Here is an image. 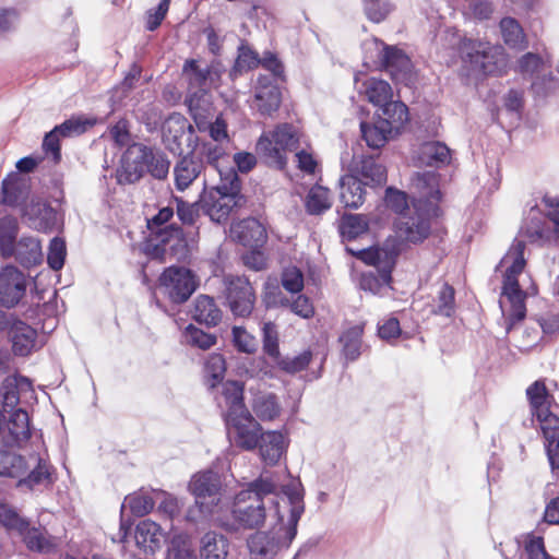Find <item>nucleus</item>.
<instances>
[{"label":"nucleus","instance_id":"f257e3e1","mask_svg":"<svg viewBox=\"0 0 559 559\" xmlns=\"http://www.w3.org/2000/svg\"><path fill=\"white\" fill-rule=\"evenodd\" d=\"M276 473L264 471L234 498L231 515L239 527L253 530L267 518L284 521L289 514V500Z\"/></svg>","mask_w":559,"mask_h":559},{"label":"nucleus","instance_id":"f03ea898","mask_svg":"<svg viewBox=\"0 0 559 559\" xmlns=\"http://www.w3.org/2000/svg\"><path fill=\"white\" fill-rule=\"evenodd\" d=\"M289 500V514L284 521L274 522L269 531H259L248 540L250 559H280L297 534L298 522L305 512L304 488L292 480L284 489Z\"/></svg>","mask_w":559,"mask_h":559},{"label":"nucleus","instance_id":"7ed1b4c3","mask_svg":"<svg viewBox=\"0 0 559 559\" xmlns=\"http://www.w3.org/2000/svg\"><path fill=\"white\" fill-rule=\"evenodd\" d=\"M525 242L515 239L508 252L500 261L503 271V286L500 297V308L503 316L509 321L508 331L516 322L525 318V299L528 295H536L537 289L534 285L526 290L520 287L518 276L521 275L526 265L524 257Z\"/></svg>","mask_w":559,"mask_h":559},{"label":"nucleus","instance_id":"20e7f679","mask_svg":"<svg viewBox=\"0 0 559 559\" xmlns=\"http://www.w3.org/2000/svg\"><path fill=\"white\" fill-rule=\"evenodd\" d=\"M449 46L460 49L468 76L497 74L502 72L507 67L506 53L501 46H492L489 43L478 40L462 39L455 32H451Z\"/></svg>","mask_w":559,"mask_h":559},{"label":"nucleus","instance_id":"39448f33","mask_svg":"<svg viewBox=\"0 0 559 559\" xmlns=\"http://www.w3.org/2000/svg\"><path fill=\"white\" fill-rule=\"evenodd\" d=\"M401 249L392 241H386L383 247L361 250L358 257L367 264L373 265L374 271L362 273L360 288L373 295H381L389 289L391 271Z\"/></svg>","mask_w":559,"mask_h":559},{"label":"nucleus","instance_id":"423d86ee","mask_svg":"<svg viewBox=\"0 0 559 559\" xmlns=\"http://www.w3.org/2000/svg\"><path fill=\"white\" fill-rule=\"evenodd\" d=\"M219 179V183L203 197L202 210L213 222L224 223L235 209L243 204L245 199L240 194V180L234 168H228Z\"/></svg>","mask_w":559,"mask_h":559},{"label":"nucleus","instance_id":"0eeeda50","mask_svg":"<svg viewBox=\"0 0 559 559\" xmlns=\"http://www.w3.org/2000/svg\"><path fill=\"white\" fill-rule=\"evenodd\" d=\"M25 478H21L20 486L33 488L35 485L50 481V472L46 461L38 455L25 457L7 450L0 449V476L20 478L26 473Z\"/></svg>","mask_w":559,"mask_h":559},{"label":"nucleus","instance_id":"6e6552de","mask_svg":"<svg viewBox=\"0 0 559 559\" xmlns=\"http://www.w3.org/2000/svg\"><path fill=\"white\" fill-rule=\"evenodd\" d=\"M189 491L195 498V508L188 511V519L198 521L212 515L222 500V480L217 473L204 471L192 476Z\"/></svg>","mask_w":559,"mask_h":559},{"label":"nucleus","instance_id":"1a4fd4ad","mask_svg":"<svg viewBox=\"0 0 559 559\" xmlns=\"http://www.w3.org/2000/svg\"><path fill=\"white\" fill-rule=\"evenodd\" d=\"M298 143V134L290 124H281L274 131L263 133L257 142V153L265 163L276 168L286 165V152L292 151Z\"/></svg>","mask_w":559,"mask_h":559},{"label":"nucleus","instance_id":"9d476101","mask_svg":"<svg viewBox=\"0 0 559 559\" xmlns=\"http://www.w3.org/2000/svg\"><path fill=\"white\" fill-rule=\"evenodd\" d=\"M17 221L12 216H4L0 218V251L4 258H9L15 253V248L17 249L16 255L19 259L24 261L22 257V248H26L28 250V257L25 259L26 262H36L38 257L40 255V243L37 239L32 237L21 238V240L15 243V239L17 236Z\"/></svg>","mask_w":559,"mask_h":559},{"label":"nucleus","instance_id":"9b49d317","mask_svg":"<svg viewBox=\"0 0 559 559\" xmlns=\"http://www.w3.org/2000/svg\"><path fill=\"white\" fill-rule=\"evenodd\" d=\"M198 287L194 274L183 266H169L159 276V288L176 304L187 301Z\"/></svg>","mask_w":559,"mask_h":559},{"label":"nucleus","instance_id":"f8f14e48","mask_svg":"<svg viewBox=\"0 0 559 559\" xmlns=\"http://www.w3.org/2000/svg\"><path fill=\"white\" fill-rule=\"evenodd\" d=\"M439 213H430L428 210L413 211L399 216L394 223L395 235L402 242L419 243L428 238L431 229L430 218Z\"/></svg>","mask_w":559,"mask_h":559},{"label":"nucleus","instance_id":"ddd939ff","mask_svg":"<svg viewBox=\"0 0 559 559\" xmlns=\"http://www.w3.org/2000/svg\"><path fill=\"white\" fill-rule=\"evenodd\" d=\"M413 207L415 211L428 210L439 213L441 191L439 176L435 171L417 173L412 180Z\"/></svg>","mask_w":559,"mask_h":559},{"label":"nucleus","instance_id":"4468645a","mask_svg":"<svg viewBox=\"0 0 559 559\" xmlns=\"http://www.w3.org/2000/svg\"><path fill=\"white\" fill-rule=\"evenodd\" d=\"M226 299L235 316L247 317L251 313L255 295L248 278L245 276L228 275L224 280Z\"/></svg>","mask_w":559,"mask_h":559},{"label":"nucleus","instance_id":"2eb2a0df","mask_svg":"<svg viewBox=\"0 0 559 559\" xmlns=\"http://www.w3.org/2000/svg\"><path fill=\"white\" fill-rule=\"evenodd\" d=\"M226 426L230 439L237 447L247 451L258 447L262 427L249 411L226 419Z\"/></svg>","mask_w":559,"mask_h":559},{"label":"nucleus","instance_id":"dca6fc26","mask_svg":"<svg viewBox=\"0 0 559 559\" xmlns=\"http://www.w3.org/2000/svg\"><path fill=\"white\" fill-rule=\"evenodd\" d=\"M151 150L141 143H133L128 146L122 155L121 165L117 170L119 183H134L143 176L148 164Z\"/></svg>","mask_w":559,"mask_h":559},{"label":"nucleus","instance_id":"f3484780","mask_svg":"<svg viewBox=\"0 0 559 559\" xmlns=\"http://www.w3.org/2000/svg\"><path fill=\"white\" fill-rule=\"evenodd\" d=\"M157 243L154 248V257L166 261L167 257L177 261H183L189 255L188 241L183 231L178 226H167L156 231Z\"/></svg>","mask_w":559,"mask_h":559},{"label":"nucleus","instance_id":"a211bd4d","mask_svg":"<svg viewBox=\"0 0 559 559\" xmlns=\"http://www.w3.org/2000/svg\"><path fill=\"white\" fill-rule=\"evenodd\" d=\"M29 437V417L24 409H14L8 418L0 412V445L20 447Z\"/></svg>","mask_w":559,"mask_h":559},{"label":"nucleus","instance_id":"6ab92c4d","mask_svg":"<svg viewBox=\"0 0 559 559\" xmlns=\"http://www.w3.org/2000/svg\"><path fill=\"white\" fill-rule=\"evenodd\" d=\"M377 50L378 67L384 68L395 79H406L411 73L412 62L409 58L397 47L388 46L378 38H370L367 47Z\"/></svg>","mask_w":559,"mask_h":559},{"label":"nucleus","instance_id":"aec40b11","mask_svg":"<svg viewBox=\"0 0 559 559\" xmlns=\"http://www.w3.org/2000/svg\"><path fill=\"white\" fill-rule=\"evenodd\" d=\"M193 135V126L188 123L187 119L179 114L169 116L163 124V142L174 154L181 155L183 153V142L191 146L194 142Z\"/></svg>","mask_w":559,"mask_h":559},{"label":"nucleus","instance_id":"412c9836","mask_svg":"<svg viewBox=\"0 0 559 559\" xmlns=\"http://www.w3.org/2000/svg\"><path fill=\"white\" fill-rule=\"evenodd\" d=\"M26 292L24 274L15 266L8 265L0 272V304L7 308L20 302Z\"/></svg>","mask_w":559,"mask_h":559},{"label":"nucleus","instance_id":"4be33fe9","mask_svg":"<svg viewBox=\"0 0 559 559\" xmlns=\"http://www.w3.org/2000/svg\"><path fill=\"white\" fill-rule=\"evenodd\" d=\"M281 91L267 75H260L257 81L253 107L263 115L271 116L280 108Z\"/></svg>","mask_w":559,"mask_h":559},{"label":"nucleus","instance_id":"5701e85b","mask_svg":"<svg viewBox=\"0 0 559 559\" xmlns=\"http://www.w3.org/2000/svg\"><path fill=\"white\" fill-rule=\"evenodd\" d=\"M23 215L29 226L39 231H49L57 225V212L38 198H32L24 206Z\"/></svg>","mask_w":559,"mask_h":559},{"label":"nucleus","instance_id":"b1692460","mask_svg":"<svg viewBox=\"0 0 559 559\" xmlns=\"http://www.w3.org/2000/svg\"><path fill=\"white\" fill-rule=\"evenodd\" d=\"M520 235L533 243L550 245L555 242L554 228L546 227V221L536 207L530 210L520 229Z\"/></svg>","mask_w":559,"mask_h":559},{"label":"nucleus","instance_id":"393cba45","mask_svg":"<svg viewBox=\"0 0 559 559\" xmlns=\"http://www.w3.org/2000/svg\"><path fill=\"white\" fill-rule=\"evenodd\" d=\"M231 236L246 247L255 248L266 239L265 227L255 218H245L231 225Z\"/></svg>","mask_w":559,"mask_h":559},{"label":"nucleus","instance_id":"a878e982","mask_svg":"<svg viewBox=\"0 0 559 559\" xmlns=\"http://www.w3.org/2000/svg\"><path fill=\"white\" fill-rule=\"evenodd\" d=\"M182 74L189 83L190 90L206 91L214 84L216 73L212 71L211 67L200 60H187L182 68Z\"/></svg>","mask_w":559,"mask_h":559},{"label":"nucleus","instance_id":"bb28decb","mask_svg":"<svg viewBox=\"0 0 559 559\" xmlns=\"http://www.w3.org/2000/svg\"><path fill=\"white\" fill-rule=\"evenodd\" d=\"M135 543L144 554L154 555L164 545L165 534L157 523L143 520L136 525Z\"/></svg>","mask_w":559,"mask_h":559},{"label":"nucleus","instance_id":"cd10ccee","mask_svg":"<svg viewBox=\"0 0 559 559\" xmlns=\"http://www.w3.org/2000/svg\"><path fill=\"white\" fill-rule=\"evenodd\" d=\"M218 404L225 411V420L248 412L243 403V384L238 381L225 382Z\"/></svg>","mask_w":559,"mask_h":559},{"label":"nucleus","instance_id":"c85d7f7f","mask_svg":"<svg viewBox=\"0 0 559 559\" xmlns=\"http://www.w3.org/2000/svg\"><path fill=\"white\" fill-rule=\"evenodd\" d=\"M258 445L262 461L275 465L286 452L287 440L280 431H267L261 435Z\"/></svg>","mask_w":559,"mask_h":559},{"label":"nucleus","instance_id":"c756f323","mask_svg":"<svg viewBox=\"0 0 559 559\" xmlns=\"http://www.w3.org/2000/svg\"><path fill=\"white\" fill-rule=\"evenodd\" d=\"M203 163L192 152L180 158L175 168V185L180 191L186 190L201 174Z\"/></svg>","mask_w":559,"mask_h":559},{"label":"nucleus","instance_id":"7c9ffc66","mask_svg":"<svg viewBox=\"0 0 559 559\" xmlns=\"http://www.w3.org/2000/svg\"><path fill=\"white\" fill-rule=\"evenodd\" d=\"M378 107V120L390 127V130L394 133H399L408 121V108L400 100H392L391 98Z\"/></svg>","mask_w":559,"mask_h":559},{"label":"nucleus","instance_id":"2f4dec72","mask_svg":"<svg viewBox=\"0 0 559 559\" xmlns=\"http://www.w3.org/2000/svg\"><path fill=\"white\" fill-rule=\"evenodd\" d=\"M357 90L360 95H364L368 102L374 106L383 105L393 96L391 85L381 79L367 78L360 81L356 78Z\"/></svg>","mask_w":559,"mask_h":559},{"label":"nucleus","instance_id":"473e14b6","mask_svg":"<svg viewBox=\"0 0 559 559\" xmlns=\"http://www.w3.org/2000/svg\"><path fill=\"white\" fill-rule=\"evenodd\" d=\"M229 144L230 143H216V142H203L201 144L200 154L223 178L227 174L229 166Z\"/></svg>","mask_w":559,"mask_h":559},{"label":"nucleus","instance_id":"72a5a7b5","mask_svg":"<svg viewBox=\"0 0 559 559\" xmlns=\"http://www.w3.org/2000/svg\"><path fill=\"white\" fill-rule=\"evenodd\" d=\"M31 391L32 383L27 378L21 376L7 377L1 386L3 411L10 413L7 408H14L20 402V396Z\"/></svg>","mask_w":559,"mask_h":559},{"label":"nucleus","instance_id":"f704fd0d","mask_svg":"<svg viewBox=\"0 0 559 559\" xmlns=\"http://www.w3.org/2000/svg\"><path fill=\"white\" fill-rule=\"evenodd\" d=\"M27 549L39 554H48L56 548V540L45 531L31 527L28 522L19 531Z\"/></svg>","mask_w":559,"mask_h":559},{"label":"nucleus","instance_id":"c9c22d12","mask_svg":"<svg viewBox=\"0 0 559 559\" xmlns=\"http://www.w3.org/2000/svg\"><path fill=\"white\" fill-rule=\"evenodd\" d=\"M416 158L419 165L440 167L450 162V150L441 142H426L418 148Z\"/></svg>","mask_w":559,"mask_h":559},{"label":"nucleus","instance_id":"e433bc0d","mask_svg":"<svg viewBox=\"0 0 559 559\" xmlns=\"http://www.w3.org/2000/svg\"><path fill=\"white\" fill-rule=\"evenodd\" d=\"M364 183L354 175H345L340 180L341 202L350 209H357L364 203Z\"/></svg>","mask_w":559,"mask_h":559},{"label":"nucleus","instance_id":"4c0bfd02","mask_svg":"<svg viewBox=\"0 0 559 559\" xmlns=\"http://www.w3.org/2000/svg\"><path fill=\"white\" fill-rule=\"evenodd\" d=\"M37 332L32 326L17 322L12 326L11 338L14 354L28 355L36 346Z\"/></svg>","mask_w":559,"mask_h":559},{"label":"nucleus","instance_id":"58836bf2","mask_svg":"<svg viewBox=\"0 0 559 559\" xmlns=\"http://www.w3.org/2000/svg\"><path fill=\"white\" fill-rule=\"evenodd\" d=\"M229 544L227 538L216 532H207L200 542L201 559H226Z\"/></svg>","mask_w":559,"mask_h":559},{"label":"nucleus","instance_id":"ea45409f","mask_svg":"<svg viewBox=\"0 0 559 559\" xmlns=\"http://www.w3.org/2000/svg\"><path fill=\"white\" fill-rule=\"evenodd\" d=\"M251 407L255 416L263 421L274 420L282 411L277 396L271 392H258L252 399Z\"/></svg>","mask_w":559,"mask_h":559},{"label":"nucleus","instance_id":"a19ab883","mask_svg":"<svg viewBox=\"0 0 559 559\" xmlns=\"http://www.w3.org/2000/svg\"><path fill=\"white\" fill-rule=\"evenodd\" d=\"M193 318L207 326H215L222 320V311L212 297L201 295L195 299Z\"/></svg>","mask_w":559,"mask_h":559},{"label":"nucleus","instance_id":"79ce46f5","mask_svg":"<svg viewBox=\"0 0 559 559\" xmlns=\"http://www.w3.org/2000/svg\"><path fill=\"white\" fill-rule=\"evenodd\" d=\"M360 130L364 140L371 148L382 147L394 134V132L390 130V127H386L385 123H381L378 119L374 122L361 121Z\"/></svg>","mask_w":559,"mask_h":559},{"label":"nucleus","instance_id":"37998d69","mask_svg":"<svg viewBox=\"0 0 559 559\" xmlns=\"http://www.w3.org/2000/svg\"><path fill=\"white\" fill-rule=\"evenodd\" d=\"M362 333L364 325L356 324L348 328L340 336V343L342 344V353L347 360L354 361L360 356Z\"/></svg>","mask_w":559,"mask_h":559},{"label":"nucleus","instance_id":"c03bdc74","mask_svg":"<svg viewBox=\"0 0 559 559\" xmlns=\"http://www.w3.org/2000/svg\"><path fill=\"white\" fill-rule=\"evenodd\" d=\"M499 26L506 45L513 49H524L526 47L524 31L515 19L503 17Z\"/></svg>","mask_w":559,"mask_h":559},{"label":"nucleus","instance_id":"a18cd8bd","mask_svg":"<svg viewBox=\"0 0 559 559\" xmlns=\"http://www.w3.org/2000/svg\"><path fill=\"white\" fill-rule=\"evenodd\" d=\"M26 182L17 175L7 177L2 182V200L8 205H19L27 195Z\"/></svg>","mask_w":559,"mask_h":559},{"label":"nucleus","instance_id":"49530a36","mask_svg":"<svg viewBox=\"0 0 559 559\" xmlns=\"http://www.w3.org/2000/svg\"><path fill=\"white\" fill-rule=\"evenodd\" d=\"M355 170L366 180L365 185L373 183L380 186L386 180L384 166L376 163L372 157H361V159L356 163Z\"/></svg>","mask_w":559,"mask_h":559},{"label":"nucleus","instance_id":"de8ad7c7","mask_svg":"<svg viewBox=\"0 0 559 559\" xmlns=\"http://www.w3.org/2000/svg\"><path fill=\"white\" fill-rule=\"evenodd\" d=\"M194 122L200 132L207 131L212 141L216 143H230V138L227 131V123L222 116H217L215 121L206 122L205 119L194 115Z\"/></svg>","mask_w":559,"mask_h":559},{"label":"nucleus","instance_id":"09e8293b","mask_svg":"<svg viewBox=\"0 0 559 559\" xmlns=\"http://www.w3.org/2000/svg\"><path fill=\"white\" fill-rule=\"evenodd\" d=\"M526 395L530 401L533 415L544 414L550 407L551 396L549 395L543 381H535L526 389Z\"/></svg>","mask_w":559,"mask_h":559},{"label":"nucleus","instance_id":"8fccbe9b","mask_svg":"<svg viewBox=\"0 0 559 559\" xmlns=\"http://www.w3.org/2000/svg\"><path fill=\"white\" fill-rule=\"evenodd\" d=\"M330 192L322 186H314L306 198V210L311 215H320L331 207Z\"/></svg>","mask_w":559,"mask_h":559},{"label":"nucleus","instance_id":"3c124183","mask_svg":"<svg viewBox=\"0 0 559 559\" xmlns=\"http://www.w3.org/2000/svg\"><path fill=\"white\" fill-rule=\"evenodd\" d=\"M454 311V289L447 283H443L437 292V297L431 306V312L443 317H451Z\"/></svg>","mask_w":559,"mask_h":559},{"label":"nucleus","instance_id":"603ef678","mask_svg":"<svg viewBox=\"0 0 559 559\" xmlns=\"http://www.w3.org/2000/svg\"><path fill=\"white\" fill-rule=\"evenodd\" d=\"M155 506V499L151 493L138 491L124 498L122 509L129 508L135 516H144L150 513Z\"/></svg>","mask_w":559,"mask_h":559},{"label":"nucleus","instance_id":"864d4df0","mask_svg":"<svg viewBox=\"0 0 559 559\" xmlns=\"http://www.w3.org/2000/svg\"><path fill=\"white\" fill-rule=\"evenodd\" d=\"M167 559H195L191 540L187 534H175L167 551Z\"/></svg>","mask_w":559,"mask_h":559},{"label":"nucleus","instance_id":"5fc2aeb1","mask_svg":"<svg viewBox=\"0 0 559 559\" xmlns=\"http://www.w3.org/2000/svg\"><path fill=\"white\" fill-rule=\"evenodd\" d=\"M204 372L207 377V383L215 388L223 379L226 372V361L222 354H211L204 364Z\"/></svg>","mask_w":559,"mask_h":559},{"label":"nucleus","instance_id":"6e6d98bb","mask_svg":"<svg viewBox=\"0 0 559 559\" xmlns=\"http://www.w3.org/2000/svg\"><path fill=\"white\" fill-rule=\"evenodd\" d=\"M367 230V223L361 215H344L341 221L340 231L343 238L348 240L357 238Z\"/></svg>","mask_w":559,"mask_h":559},{"label":"nucleus","instance_id":"4d7b16f0","mask_svg":"<svg viewBox=\"0 0 559 559\" xmlns=\"http://www.w3.org/2000/svg\"><path fill=\"white\" fill-rule=\"evenodd\" d=\"M549 66L538 55L527 52L518 62V69L523 75L535 79L536 75L545 72Z\"/></svg>","mask_w":559,"mask_h":559},{"label":"nucleus","instance_id":"13d9d810","mask_svg":"<svg viewBox=\"0 0 559 559\" xmlns=\"http://www.w3.org/2000/svg\"><path fill=\"white\" fill-rule=\"evenodd\" d=\"M185 340L187 344L203 350L216 344V336L214 334L206 333L191 324L185 331Z\"/></svg>","mask_w":559,"mask_h":559},{"label":"nucleus","instance_id":"bf43d9fd","mask_svg":"<svg viewBox=\"0 0 559 559\" xmlns=\"http://www.w3.org/2000/svg\"><path fill=\"white\" fill-rule=\"evenodd\" d=\"M260 64L258 55L248 47H240L239 53L236 59L235 66L230 72L233 78L241 74L242 72L249 71Z\"/></svg>","mask_w":559,"mask_h":559},{"label":"nucleus","instance_id":"052dcab7","mask_svg":"<svg viewBox=\"0 0 559 559\" xmlns=\"http://www.w3.org/2000/svg\"><path fill=\"white\" fill-rule=\"evenodd\" d=\"M385 204L399 216L406 215L413 211V206H408L407 195L400 190L388 188L385 192Z\"/></svg>","mask_w":559,"mask_h":559},{"label":"nucleus","instance_id":"680f3d73","mask_svg":"<svg viewBox=\"0 0 559 559\" xmlns=\"http://www.w3.org/2000/svg\"><path fill=\"white\" fill-rule=\"evenodd\" d=\"M559 87V80L555 78L548 69L536 75L532 82L533 92L539 96H547Z\"/></svg>","mask_w":559,"mask_h":559},{"label":"nucleus","instance_id":"e2e57ef3","mask_svg":"<svg viewBox=\"0 0 559 559\" xmlns=\"http://www.w3.org/2000/svg\"><path fill=\"white\" fill-rule=\"evenodd\" d=\"M312 358V354L310 350H305L295 357H285L276 359L277 365L282 370L287 373H296L308 367Z\"/></svg>","mask_w":559,"mask_h":559},{"label":"nucleus","instance_id":"0e129e2a","mask_svg":"<svg viewBox=\"0 0 559 559\" xmlns=\"http://www.w3.org/2000/svg\"><path fill=\"white\" fill-rule=\"evenodd\" d=\"M170 162L160 152L151 150L146 170L156 179H165L169 173Z\"/></svg>","mask_w":559,"mask_h":559},{"label":"nucleus","instance_id":"69168bd1","mask_svg":"<svg viewBox=\"0 0 559 559\" xmlns=\"http://www.w3.org/2000/svg\"><path fill=\"white\" fill-rule=\"evenodd\" d=\"M263 349L265 354L274 359H280L278 332L276 325L266 322L263 325Z\"/></svg>","mask_w":559,"mask_h":559},{"label":"nucleus","instance_id":"338daca9","mask_svg":"<svg viewBox=\"0 0 559 559\" xmlns=\"http://www.w3.org/2000/svg\"><path fill=\"white\" fill-rule=\"evenodd\" d=\"M67 249L64 240L58 237L53 238L50 241L47 254L49 266L55 271L61 270L64 264Z\"/></svg>","mask_w":559,"mask_h":559},{"label":"nucleus","instance_id":"774afa93","mask_svg":"<svg viewBox=\"0 0 559 559\" xmlns=\"http://www.w3.org/2000/svg\"><path fill=\"white\" fill-rule=\"evenodd\" d=\"M545 439L559 437V417L547 409L544 414L535 415Z\"/></svg>","mask_w":559,"mask_h":559}]
</instances>
